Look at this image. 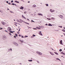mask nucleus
Masks as SVG:
<instances>
[{
  "label": "nucleus",
  "instance_id": "obj_21",
  "mask_svg": "<svg viewBox=\"0 0 65 65\" xmlns=\"http://www.w3.org/2000/svg\"><path fill=\"white\" fill-rule=\"evenodd\" d=\"M33 7H36V5H33Z\"/></svg>",
  "mask_w": 65,
  "mask_h": 65
},
{
  "label": "nucleus",
  "instance_id": "obj_40",
  "mask_svg": "<svg viewBox=\"0 0 65 65\" xmlns=\"http://www.w3.org/2000/svg\"><path fill=\"white\" fill-rule=\"evenodd\" d=\"M21 8H24V7H21Z\"/></svg>",
  "mask_w": 65,
  "mask_h": 65
},
{
  "label": "nucleus",
  "instance_id": "obj_52",
  "mask_svg": "<svg viewBox=\"0 0 65 65\" xmlns=\"http://www.w3.org/2000/svg\"><path fill=\"white\" fill-rule=\"evenodd\" d=\"M27 19V20H29V19Z\"/></svg>",
  "mask_w": 65,
  "mask_h": 65
},
{
  "label": "nucleus",
  "instance_id": "obj_49",
  "mask_svg": "<svg viewBox=\"0 0 65 65\" xmlns=\"http://www.w3.org/2000/svg\"><path fill=\"white\" fill-rule=\"evenodd\" d=\"M28 3H30V1H28Z\"/></svg>",
  "mask_w": 65,
  "mask_h": 65
},
{
  "label": "nucleus",
  "instance_id": "obj_39",
  "mask_svg": "<svg viewBox=\"0 0 65 65\" xmlns=\"http://www.w3.org/2000/svg\"><path fill=\"white\" fill-rule=\"evenodd\" d=\"M37 62L38 63H39V61H37Z\"/></svg>",
  "mask_w": 65,
  "mask_h": 65
},
{
  "label": "nucleus",
  "instance_id": "obj_47",
  "mask_svg": "<svg viewBox=\"0 0 65 65\" xmlns=\"http://www.w3.org/2000/svg\"><path fill=\"white\" fill-rule=\"evenodd\" d=\"M45 25H46V26H47V24H46Z\"/></svg>",
  "mask_w": 65,
  "mask_h": 65
},
{
  "label": "nucleus",
  "instance_id": "obj_11",
  "mask_svg": "<svg viewBox=\"0 0 65 65\" xmlns=\"http://www.w3.org/2000/svg\"><path fill=\"white\" fill-rule=\"evenodd\" d=\"M38 14V15H42V14L39 13Z\"/></svg>",
  "mask_w": 65,
  "mask_h": 65
},
{
  "label": "nucleus",
  "instance_id": "obj_26",
  "mask_svg": "<svg viewBox=\"0 0 65 65\" xmlns=\"http://www.w3.org/2000/svg\"><path fill=\"white\" fill-rule=\"evenodd\" d=\"M63 30V32H65V30L64 29H63L62 30Z\"/></svg>",
  "mask_w": 65,
  "mask_h": 65
},
{
  "label": "nucleus",
  "instance_id": "obj_6",
  "mask_svg": "<svg viewBox=\"0 0 65 65\" xmlns=\"http://www.w3.org/2000/svg\"><path fill=\"white\" fill-rule=\"evenodd\" d=\"M8 51L9 52H12V49H8Z\"/></svg>",
  "mask_w": 65,
  "mask_h": 65
},
{
  "label": "nucleus",
  "instance_id": "obj_32",
  "mask_svg": "<svg viewBox=\"0 0 65 65\" xmlns=\"http://www.w3.org/2000/svg\"><path fill=\"white\" fill-rule=\"evenodd\" d=\"M12 5H14V3L12 4Z\"/></svg>",
  "mask_w": 65,
  "mask_h": 65
},
{
  "label": "nucleus",
  "instance_id": "obj_34",
  "mask_svg": "<svg viewBox=\"0 0 65 65\" xmlns=\"http://www.w3.org/2000/svg\"><path fill=\"white\" fill-rule=\"evenodd\" d=\"M11 3H12L13 2V1H11Z\"/></svg>",
  "mask_w": 65,
  "mask_h": 65
},
{
  "label": "nucleus",
  "instance_id": "obj_23",
  "mask_svg": "<svg viewBox=\"0 0 65 65\" xmlns=\"http://www.w3.org/2000/svg\"><path fill=\"white\" fill-rule=\"evenodd\" d=\"M32 36H33V37H34L35 36H36V35H32Z\"/></svg>",
  "mask_w": 65,
  "mask_h": 65
},
{
  "label": "nucleus",
  "instance_id": "obj_43",
  "mask_svg": "<svg viewBox=\"0 0 65 65\" xmlns=\"http://www.w3.org/2000/svg\"><path fill=\"white\" fill-rule=\"evenodd\" d=\"M31 22H34V21H33L31 20Z\"/></svg>",
  "mask_w": 65,
  "mask_h": 65
},
{
  "label": "nucleus",
  "instance_id": "obj_4",
  "mask_svg": "<svg viewBox=\"0 0 65 65\" xmlns=\"http://www.w3.org/2000/svg\"><path fill=\"white\" fill-rule=\"evenodd\" d=\"M8 30H9V32L10 31H11V28L10 27H9L8 28Z\"/></svg>",
  "mask_w": 65,
  "mask_h": 65
},
{
  "label": "nucleus",
  "instance_id": "obj_13",
  "mask_svg": "<svg viewBox=\"0 0 65 65\" xmlns=\"http://www.w3.org/2000/svg\"><path fill=\"white\" fill-rule=\"evenodd\" d=\"M40 27H41V28H44V26H40Z\"/></svg>",
  "mask_w": 65,
  "mask_h": 65
},
{
  "label": "nucleus",
  "instance_id": "obj_35",
  "mask_svg": "<svg viewBox=\"0 0 65 65\" xmlns=\"http://www.w3.org/2000/svg\"><path fill=\"white\" fill-rule=\"evenodd\" d=\"M9 34L10 35H11V33H10Z\"/></svg>",
  "mask_w": 65,
  "mask_h": 65
},
{
  "label": "nucleus",
  "instance_id": "obj_59",
  "mask_svg": "<svg viewBox=\"0 0 65 65\" xmlns=\"http://www.w3.org/2000/svg\"><path fill=\"white\" fill-rule=\"evenodd\" d=\"M19 36H21V35H19Z\"/></svg>",
  "mask_w": 65,
  "mask_h": 65
},
{
  "label": "nucleus",
  "instance_id": "obj_58",
  "mask_svg": "<svg viewBox=\"0 0 65 65\" xmlns=\"http://www.w3.org/2000/svg\"><path fill=\"white\" fill-rule=\"evenodd\" d=\"M47 19H48V20H49V18H47Z\"/></svg>",
  "mask_w": 65,
  "mask_h": 65
},
{
  "label": "nucleus",
  "instance_id": "obj_38",
  "mask_svg": "<svg viewBox=\"0 0 65 65\" xmlns=\"http://www.w3.org/2000/svg\"><path fill=\"white\" fill-rule=\"evenodd\" d=\"M20 9H23L21 8H20Z\"/></svg>",
  "mask_w": 65,
  "mask_h": 65
},
{
  "label": "nucleus",
  "instance_id": "obj_9",
  "mask_svg": "<svg viewBox=\"0 0 65 65\" xmlns=\"http://www.w3.org/2000/svg\"><path fill=\"white\" fill-rule=\"evenodd\" d=\"M59 16L60 17V18H62V17H63V16L61 15H59Z\"/></svg>",
  "mask_w": 65,
  "mask_h": 65
},
{
  "label": "nucleus",
  "instance_id": "obj_44",
  "mask_svg": "<svg viewBox=\"0 0 65 65\" xmlns=\"http://www.w3.org/2000/svg\"><path fill=\"white\" fill-rule=\"evenodd\" d=\"M14 38H16V36H14Z\"/></svg>",
  "mask_w": 65,
  "mask_h": 65
},
{
  "label": "nucleus",
  "instance_id": "obj_45",
  "mask_svg": "<svg viewBox=\"0 0 65 65\" xmlns=\"http://www.w3.org/2000/svg\"><path fill=\"white\" fill-rule=\"evenodd\" d=\"M62 55H65V54H64V53H63V54H62Z\"/></svg>",
  "mask_w": 65,
  "mask_h": 65
},
{
  "label": "nucleus",
  "instance_id": "obj_30",
  "mask_svg": "<svg viewBox=\"0 0 65 65\" xmlns=\"http://www.w3.org/2000/svg\"><path fill=\"white\" fill-rule=\"evenodd\" d=\"M21 29V28H19V30L18 31V32H19V31H20V30Z\"/></svg>",
  "mask_w": 65,
  "mask_h": 65
},
{
  "label": "nucleus",
  "instance_id": "obj_20",
  "mask_svg": "<svg viewBox=\"0 0 65 65\" xmlns=\"http://www.w3.org/2000/svg\"><path fill=\"white\" fill-rule=\"evenodd\" d=\"M51 19H52L54 20H55V18H51Z\"/></svg>",
  "mask_w": 65,
  "mask_h": 65
},
{
  "label": "nucleus",
  "instance_id": "obj_33",
  "mask_svg": "<svg viewBox=\"0 0 65 65\" xmlns=\"http://www.w3.org/2000/svg\"><path fill=\"white\" fill-rule=\"evenodd\" d=\"M22 17H23V18H25V17L24 16H23V15H22Z\"/></svg>",
  "mask_w": 65,
  "mask_h": 65
},
{
  "label": "nucleus",
  "instance_id": "obj_56",
  "mask_svg": "<svg viewBox=\"0 0 65 65\" xmlns=\"http://www.w3.org/2000/svg\"><path fill=\"white\" fill-rule=\"evenodd\" d=\"M49 20H50L51 19H49Z\"/></svg>",
  "mask_w": 65,
  "mask_h": 65
},
{
  "label": "nucleus",
  "instance_id": "obj_2",
  "mask_svg": "<svg viewBox=\"0 0 65 65\" xmlns=\"http://www.w3.org/2000/svg\"><path fill=\"white\" fill-rule=\"evenodd\" d=\"M2 38L4 40H5L7 38L6 37V36H4Z\"/></svg>",
  "mask_w": 65,
  "mask_h": 65
},
{
  "label": "nucleus",
  "instance_id": "obj_22",
  "mask_svg": "<svg viewBox=\"0 0 65 65\" xmlns=\"http://www.w3.org/2000/svg\"><path fill=\"white\" fill-rule=\"evenodd\" d=\"M46 6H48V4H46Z\"/></svg>",
  "mask_w": 65,
  "mask_h": 65
},
{
  "label": "nucleus",
  "instance_id": "obj_16",
  "mask_svg": "<svg viewBox=\"0 0 65 65\" xmlns=\"http://www.w3.org/2000/svg\"><path fill=\"white\" fill-rule=\"evenodd\" d=\"M56 60H59V61H60V59L58 58H56Z\"/></svg>",
  "mask_w": 65,
  "mask_h": 65
},
{
  "label": "nucleus",
  "instance_id": "obj_60",
  "mask_svg": "<svg viewBox=\"0 0 65 65\" xmlns=\"http://www.w3.org/2000/svg\"><path fill=\"white\" fill-rule=\"evenodd\" d=\"M5 31H6V32H7L6 30H5Z\"/></svg>",
  "mask_w": 65,
  "mask_h": 65
},
{
  "label": "nucleus",
  "instance_id": "obj_37",
  "mask_svg": "<svg viewBox=\"0 0 65 65\" xmlns=\"http://www.w3.org/2000/svg\"><path fill=\"white\" fill-rule=\"evenodd\" d=\"M2 29H3V28H0V30H2Z\"/></svg>",
  "mask_w": 65,
  "mask_h": 65
},
{
  "label": "nucleus",
  "instance_id": "obj_31",
  "mask_svg": "<svg viewBox=\"0 0 65 65\" xmlns=\"http://www.w3.org/2000/svg\"><path fill=\"white\" fill-rule=\"evenodd\" d=\"M20 41V42H22V43H23V41H22V40H21Z\"/></svg>",
  "mask_w": 65,
  "mask_h": 65
},
{
  "label": "nucleus",
  "instance_id": "obj_53",
  "mask_svg": "<svg viewBox=\"0 0 65 65\" xmlns=\"http://www.w3.org/2000/svg\"><path fill=\"white\" fill-rule=\"evenodd\" d=\"M20 64H21V65H22V63H20Z\"/></svg>",
  "mask_w": 65,
  "mask_h": 65
},
{
  "label": "nucleus",
  "instance_id": "obj_62",
  "mask_svg": "<svg viewBox=\"0 0 65 65\" xmlns=\"http://www.w3.org/2000/svg\"><path fill=\"white\" fill-rule=\"evenodd\" d=\"M61 26H59V27H60Z\"/></svg>",
  "mask_w": 65,
  "mask_h": 65
},
{
  "label": "nucleus",
  "instance_id": "obj_24",
  "mask_svg": "<svg viewBox=\"0 0 65 65\" xmlns=\"http://www.w3.org/2000/svg\"><path fill=\"white\" fill-rule=\"evenodd\" d=\"M17 21L18 22H19V23H20V21H19V20H17Z\"/></svg>",
  "mask_w": 65,
  "mask_h": 65
},
{
  "label": "nucleus",
  "instance_id": "obj_61",
  "mask_svg": "<svg viewBox=\"0 0 65 65\" xmlns=\"http://www.w3.org/2000/svg\"><path fill=\"white\" fill-rule=\"evenodd\" d=\"M40 33H41V31H40Z\"/></svg>",
  "mask_w": 65,
  "mask_h": 65
},
{
  "label": "nucleus",
  "instance_id": "obj_42",
  "mask_svg": "<svg viewBox=\"0 0 65 65\" xmlns=\"http://www.w3.org/2000/svg\"><path fill=\"white\" fill-rule=\"evenodd\" d=\"M25 37H28V36H25Z\"/></svg>",
  "mask_w": 65,
  "mask_h": 65
},
{
  "label": "nucleus",
  "instance_id": "obj_54",
  "mask_svg": "<svg viewBox=\"0 0 65 65\" xmlns=\"http://www.w3.org/2000/svg\"><path fill=\"white\" fill-rule=\"evenodd\" d=\"M61 65H63V63H61Z\"/></svg>",
  "mask_w": 65,
  "mask_h": 65
},
{
  "label": "nucleus",
  "instance_id": "obj_55",
  "mask_svg": "<svg viewBox=\"0 0 65 65\" xmlns=\"http://www.w3.org/2000/svg\"><path fill=\"white\" fill-rule=\"evenodd\" d=\"M21 37H22V38L23 37V38H24V37L23 36Z\"/></svg>",
  "mask_w": 65,
  "mask_h": 65
},
{
  "label": "nucleus",
  "instance_id": "obj_3",
  "mask_svg": "<svg viewBox=\"0 0 65 65\" xmlns=\"http://www.w3.org/2000/svg\"><path fill=\"white\" fill-rule=\"evenodd\" d=\"M13 44H15V45L16 46H18V45H19V44H18L15 42H13Z\"/></svg>",
  "mask_w": 65,
  "mask_h": 65
},
{
  "label": "nucleus",
  "instance_id": "obj_63",
  "mask_svg": "<svg viewBox=\"0 0 65 65\" xmlns=\"http://www.w3.org/2000/svg\"><path fill=\"white\" fill-rule=\"evenodd\" d=\"M52 50L53 51V50H54V49H52Z\"/></svg>",
  "mask_w": 65,
  "mask_h": 65
},
{
  "label": "nucleus",
  "instance_id": "obj_8",
  "mask_svg": "<svg viewBox=\"0 0 65 65\" xmlns=\"http://www.w3.org/2000/svg\"><path fill=\"white\" fill-rule=\"evenodd\" d=\"M49 53H50V54H51L52 55V56H53L54 55L53 53H52V52H49Z\"/></svg>",
  "mask_w": 65,
  "mask_h": 65
},
{
  "label": "nucleus",
  "instance_id": "obj_25",
  "mask_svg": "<svg viewBox=\"0 0 65 65\" xmlns=\"http://www.w3.org/2000/svg\"><path fill=\"white\" fill-rule=\"evenodd\" d=\"M10 33H13V31H10Z\"/></svg>",
  "mask_w": 65,
  "mask_h": 65
},
{
  "label": "nucleus",
  "instance_id": "obj_27",
  "mask_svg": "<svg viewBox=\"0 0 65 65\" xmlns=\"http://www.w3.org/2000/svg\"><path fill=\"white\" fill-rule=\"evenodd\" d=\"M60 54H63V52H61Z\"/></svg>",
  "mask_w": 65,
  "mask_h": 65
},
{
  "label": "nucleus",
  "instance_id": "obj_7",
  "mask_svg": "<svg viewBox=\"0 0 65 65\" xmlns=\"http://www.w3.org/2000/svg\"><path fill=\"white\" fill-rule=\"evenodd\" d=\"M2 23L3 25H4L5 24V23L4 22H2Z\"/></svg>",
  "mask_w": 65,
  "mask_h": 65
},
{
  "label": "nucleus",
  "instance_id": "obj_64",
  "mask_svg": "<svg viewBox=\"0 0 65 65\" xmlns=\"http://www.w3.org/2000/svg\"><path fill=\"white\" fill-rule=\"evenodd\" d=\"M14 21H15V20L14 19Z\"/></svg>",
  "mask_w": 65,
  "mask_h": 65
},
{
  "label": "nucleus",
  "instance_id": "obj_29",
  "mask_svg": "<svg viewBox=\"0 0 65 65\" xmlns=\"http://www.w3.org/2000/svg\"><path fill=\"white\" fill-rule=\"evenodd\" d=\"M15 36H17V37H18V35H17V34H15Z\"/></svg>",
  "mask_w": 65,
  "mask_h": 65
},
{
  "label": "nucleus",
  "instance_id": "obj_10",
  "mask_svg": "<svg viewBox=\"0 0 65 65\" xmlns=\"http://www.w3.org/2000/svg\"><path fill=\"white\" fill-rule=\"evenodd\" d=\"M28 62H32V61H33V60H28Z\"/></svg>",
  "mask_w": 65,
  "mask_h": 65
},
{
  "label": "nucleus",
  "instance_id": "obj_18",
  "mask_svg": "<svg viewBox=\"0 0 65 65\" xmlns=\"http://www.w3.org/2000/svg\"><path fill=\"white\" fill-rule=\"evenodd\" d=\"M15 2H16V3H19V2H18L17 1H15Z\"/></svg>",
  "mask_w": 65,
  "mask_h": 65
},
{
  "label": "nucleus",
  "instance_id": "obj_50",
  "mask_svg": "<svg viewBox=\"0 0 65 65\" xmlns=\"http://www.w3.org/2000/svg\"><path fill=\"white\" fill-rule=\"evenodd\" d=\"M34 29H36V30L37 29H36V28H34Z\"/></svg>",
  "mask_w": 65,
  "mask_h": 65
},
{
  "label": "nucleus",
  "instance_id": "obj_15",
  "mask_svg": "<svg viewBox=\"0 0 65 65\" xmlns=\"http://www.w3.org/2000/svg\"><path fill=\"white\" fill-rule=\"evenodd\" d=\"M50 11H51V12H54V11H55L54 10L53 11H52V9H50Z\"/></svg>",
  "mask_w": 65,
  "mask_h": 65
},
{
  "label": "nucleus",
  "instance_id": "obj_41",
  "mask_svg": "<svg viewBox=\"0 0 65 65\" xmlns=\"http://www.w3.org/2000/svg\"><path fill=\"white\" fill-rule=\"evenodd\" d=\"M55 31H58L59 30H55Z\"/></svg>",
  "mask_w": 65,
  "mask_h": 65
},
{
  "label": "nucleus",
  "instance_id": "obj_48",
  "mask_svg": "<svg viewBox=\"0 0 65 65\" xmlns=\"http://www.w3.org/2000/svg\"><path fill=\"white\" fill-rule=\"evenodd\" d=\"M14 5H15V6H16L17 5L16 4H14Z\"/></svg>",
  "mask_w": 65,
  "mask_h": 65
},
{
  "label": "nucleus",
  "instance_id": "obj_46",
  "mask_svg": "<svg viewBox=\"0 0 65 65\" xmlns=\"http://www.w3.org/2000/svg\"><path fill=\"white\" fill-rule=\"evenodd\" d=\"M8 4H10V5L11 4L10 3H8Z\"/></svg>",
  "mask_w": 65,
  "mask_h": 65
},
{
  "label": "nucleus",
  "instance_id": "obj_5",
  "mask_svg": "<svg viewBox=\"0 0 65 65\" xmlns=\"http://www.w3.org/2000/svg\"><path fill=\"white\" fill-rule=\"evenodd\" d=\"M60 44H62L63 45V43H62V40H61L60 42Z\"/></svg>",
  "mask_w": 65,
  "mask_h": 65
},
{
  "label": "nucleus",
  "instance_id": "obj_19",
  "mask_svg": "<svg viewBox=\"0 0 65 65\" xmlns=\"http://www.w3.org/2000/svg\"><path fill=\"white\" fill-rule=\"evenodd\" d=\"M62 49H60L59 50V52H62Z\"/></svg>",
  "mask_w": 65,
  "mask_h": 65
},
{
  "label": "nucleus",
  "instance_id": "obj_28",
  "mask_svg": "<svg viewBox=\"0 0 65 65\" xmlns=\"http://www.w3.org/2000/svg\"><path fill=\"white\" fill-rule=\"evenodd\" d=\"M25 23L26 24H27L28 25H29V23H27V22H25Z\"/></svg>",
  "mask_w": 65,
  "mask_h": 65
},
{
  "label": "nucleus",
  "instance_id": "obj_1",
  "mask_svg": "<svg viewBox=\"0 0 65 65\" xmlns=\"http://www.w3.org/2000/svg\"><path fill=\"white\" fill-rule=\"evenodd\" d=\"M36 53L38 54L39 55H42V53L39 51H37Z\"/></svg>",
  "mask_w": 65,
  "mask_h": 65
},
{
  "label": "nucleus",
  "instance_id": "obj_57",
  "mask_svg": "<svg viewBox=\"0 0 65 65\" xmlns=\"http://www.w3.org/2000/svg\"><path fill=\"white\" fill-rule=\"evenodd\" d=\"M60 27H61V28H62V26H60Z\"/></svg>",
  "mask_w": 65,
  "mask_h": 65
},
{
  "label": "nucleus",
  "instance_id": "obj_36",
  "mask_svg": "<svg viewBox=\"0 0 65 65\" xmlns=\"http://www.w3.org/2000/svg\"><path fill=\"white\" fill-rule=\"evenodd\" d=\"M6 2L7 3H8V1H7Z\"/></svg>",
  "mask_w": 65,
  "mask_h": 65
},
{
  "label": "nucleus",
  "instance_id": "obj_14",
  "mask_svg": "<svg viewBox=\"0 0 65 65\" xmlns=\"http://www.w3.org/2000/svg\"><path fill=\"white\" fill-rule=\"evenodd\" d=\"M48 26H52V25L51 24H49Z\"/></svg>",
  "mask_w": 65,
  "mask_h": 65
},
{
  "label": "nucleus",
  "instance_id": "obj_17",
  "mask_svg": "<svg viewBox=\"0 0 65 65\" xmlns=\"http://www.w3.org/2000/svg\"><path fill=\"white\" fill-rule=\"evenodd\" d=\"M39 34H40V35H41L42 36V34H41V33H39Z\"/></svg>",
  "mask_w": 65,
  "mask_h": 65
},
{
  "label": "nucleus",
  "instance_id": "obj_12",
  "mask_svg": "<svg viewBox=\"0 0 65 65\" xmlns=\"http://www.w3.org/2000/svg\"><path fill=\"white\" fill-rule=\"evenodd\" d=\"M54 53L55 54H56V55H59V54L57 53L56 52H54Z\"/></svg>",
  "mask_w": 65,
  "mask_h": 65
},
{
  "label": "nucleus",
  "instance_id": "obj_51",
  "mask_svg": "<svg viewBox=\"0 0 65 65\" xmlns=\"http://www.w3.org/2000/svg\"><path fill=\"white\" fill-rule=\"evenodd\" d=\"M0 12H2L0 10Z\"/></svg>",
  "mask_w": 65,
  "mask_h": 65
}]
</instances>
